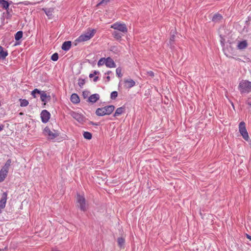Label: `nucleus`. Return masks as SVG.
Listing matches in <instances>:
<instances>
[{
	"label": "nucleus",
	"mask_w": 251,
	"mask_h": 251,
	"mask_svg": "<svg viewBox=\"0 0 251 251\" xmlns=\"http://www.w3.org/2000/svg\"><path fill=\"white\" fill-rule=\"evenodd\" d=\"M115 109V106L113 105H107L101 108H98L96 111V114L98 116H103L110 115Z\"/></svg>",
	"instance_id": "nucleus-1"
},
{
	"label": "nucleus",
	"mask_w": 251,
	"mask_h": 251,
	"mask_svg": "<svg viewBox=\"0 0 251 251\" xmlns=\"http://www.w3.org/2000/svg\"><path fill=\"white\" fill-rule=\"evenodd\" d=\"M76 206L82 211L85 212L87 210L88 204L86 202L84 195L77 194L76 196Z\"/></svg>",
	"instance_id": "nucleus-2"
},
{
	"label": "nucleus",
	"mask_w": 251,
	"mask_h": 251,
	"mask_svg": "<svg viewBox=\"0 0 251 251\" xmlns=\"http://www.w3.org/2000/svg\"><path fill=\"white\" fill-rule=\"evenodd\" d=\"M238 89L241 94H248L251 92V82L242 80L239 84Z\"/></svg>",
	"instance_id": "nucleus-3"
},
{
	"label": "nucleus",
	"mask_w": 251,
	"mask_h": 251,
	"mask_svg": "<svg viewBox=\"0 0 251 251\" xmlns=\"http://www.w3.org/2000/svg\"><path fill=\"white\" fill-rule=\"evenodd\" d=\"M11 161L10 159H8L6 161L4 166L1 168L0 171V182L4 181V179L6 177L9 167L10 166Z\"/></svg>",
	"instance_id": "nucleus-4"
},
{
	"label": "nucleus",
	"mask_w": 251,
	"mask_h": 251,
	"mask_svg": "<svg viewBox=\"0 0 251 251\" xmlns=\"http://www.w3.org/2000/svg\"><path fill=\"white\" fill-rule=\"evenodd\" d=\"M95 32L96 30L95 29L90 30L88 32L79 36L75 41L78 42L88 41L93 37Z\"/></svg>",
	"instance_id": "nucleus-5"
},
{
	"label": "nucleus",
	"mask_w": 251,
	"mask_h": 251,
	"mask_svg": "<svg viewBox=\"0 0 251 251\" xmlns=\"http://www.w3.org/2000/svg\"><path fill=\"white\" fill-rule=\"evenodd\" d=\"M43 133L49 139H53L59 135L58 131L51 130L48 126H46L44 128Z\"/></svg>",
	"instance_id": "nucleus-6"
},
{
	"label": "nucleus",
	"mask_w": 251,
	"mask_h": 251,
	"mask_svg": "<svg viewBox=\"0 0 251 251\" xmlns=\"http://www.w3.org/2000/svg\"><path fill=\"white\" fill-rule=\"evenodd\" d=\"M239 131L243 138L245 140L248 141L249 139V136L246 127V124L245 122H241L240 123L239 125Z\"/></svg>",
	"instance_id": "nucleus-7"
},
{
	"label": "nucleus",
	"mask_w": 251,
	"mask_h": 251,
	"mask_svg": "<svg viewBox=\"0 0 251 251\" xmlns=\"http://www.w3.org/2000/svg\"><path fill=\"white\" fill-rule=\"evenodd\" d=\"M111 28L119 30L123 33H126L127 28L125 24L116 22L111 25Z\"/></svg>",
	"instance_id": "nucleus-8"
},
{
	"label": "nucleus",
	"mask_w": 251,
	"mask_h": 251,
	"mask_svg": "<svg viewBox=\"0 0 251 251\" xmlns=\"http://www.w3.org/2000/svg\"><path fill=\"white\" fill-rule=\"evenodd\" d=\"M70 115L75 120H76L77 122L80 123H82L85 121L84 116L77 112L75 111H71L70 113Z\"/></svg>",
	"instance_id": "nucleus-9"
},
{
	"label": "nucleus",
	"mask_w": 251,
	"mask_h": 251,
	"mask_svg": "<svg viewBox=\"0 0 251 251\" xmlns=\"http://www.w3.org/2000/svg\"><path fill=\"white\" fill-rule=\"evenodd\" d=\"M50 114L47 110H43L41 113L42 122L43 123H47L50 119Z\"/></svg>",
	"instance_id": "nucleus-10"
},
{
	"label": "nucleus",
	"mask_w": 251,
	"mask_h": 251,
	"mask_svg": "<svg viewBox=\"0 0 251 251\" xmlns=\"http://www.w3.org/2000/svg\"><path fill=\"white\" fill-rule=\"evenodd\" d=\"M42 93H40V98L42 101L44 102V104H46V102H48L50 100V96L47 95L45 91H41Z\"/></svg>",
	"instance_id": "nucleus-11"
},
{
	"label": "nucleus",
	"mask_w": 251,
	"mask_h": 251,
	"mask_svg": "<svg viewBox=\"0 0 251 251\" xmlns=\"http://www.w3.org/2000/svg\"><path fill=\"white\" fill-rule=\"evenodd\" d=\"M105 65L108 68H115L116 64L114 60L110 57H107L105 59Z\"/></svg>",
	"instance_id": "nucleus-12"
},
{
	"label": "nucleus",
	"mask_w": 251,
	"mask_h": 251,
	"mask_svg": "<svg viewBox=\"0 0 251 251\" xmlns=\"http://www.w3.org/2000/svg\"><path fill=\"white\" fill-rule=\"evenodd\" d=\"M125 87L126 88H131L135 85V81L131 79H126L124 80Z\"/></svg>",
	"instance_id": "nucleus-13"
},
{
	"label": "nucleus",
	"mask_w": 251,
	"mask_h": 251,
	"mask_svg": "<svg viewBox=\"0 0 251 251\" xmlns=\"http://www.w3.org/2000/svg\"><path fill=\"white\" fill-rule=\"evenodd\" d=\"M100 99V95L98 94H95L91 95L88 100V101L91 103H95Z\"/></svg>",
	"instance_id": "nucleus-14"
},
{
	"label": "nucleus",
	"mask_w": 251,
	"mask_h": 251,
	"mask_svg": "<svg viewBox=\"0 0 251 251\" xmlns=\"http://www.w3.org/2000/svg\"><path fill=\"white\" fill-rule=\"evenodd\" d=\"M42 10L44 11L46 15L49 17V19H51L52 17V13L54 11L53 8H43Z\"/></svg>",
	"instance_id": "nucleus-15"
},
{
	"label": "nucleus",
	"mask_w": 251,
	"mask_h": 251,
	"mask_svg": "<svg viewBox=\"0 0 251 251\" xmlns=\"http://www.w3.org/2000/svg\"><path fill=\"white\" fill-rule=\"evenodd\" d=\"M72 43L70 41L64 42L62 46V49L65 51H68L71 47Z\"/></svg>",
	"instance_id": "nucleus-16"
},
{
	"label": "nucleus",
	"mask_w": 251,
	"mask_h": 251,
	"mask_svg": "<svg viewBox=\"0 0 251 251\" xmlns=\"http://www.w3.org/2000/svg\"><path fill=\"white\" fill-rule=\"evenodd\" d=\"M71 101L73 103H78L80 101L79 98L76 94H73L70 98Z\"/></svg>",
	"instance_id": "nucleus-17"
},
{
	"label": "nucleus",
	"mask_w": 251,
	"mask_h": 251,
	"mask_svg": "<svg viewBox=\"0 0 251 251\" xmlns=\"http://www.w3.org/2000/svg\"><path fill=\"white\" fill-rule=\"evenodd\" d=\"M248 46V43L246 40H244L239 42L237 45V48L239 50H244Z\"/></svg>",
	"instance_id": "nucleus-18"
},
{
	"label": "nucleus",
	"mask_w": 251,
	"mask_h": 251,
	"mask_svg": "<svg viewBox=\"0 0 251 251\" xmlns=\"http://www.w3.org/2000/svg\"><path fill=\"white\" fill-rule=\"evenodd\" d=\"M223 19V16L221 14L219 13H216L213 16L212 21L215 23H218L221 21Z\"/></svg>",
	"instance_id": "nucleus-19"
},
{
	"label": "nucleus",
	"mask_w": 251,
	"mask_h": 251,
	"mask_svg": "<svg viewBox=\"0 0 251 251\" xmlns=\"http://www.w3.org/2000/svg\"><path fill=\"white\" fill-rule=\"evenodd\" d=\"M8 53L7 50H4L3 48L0 46V59H4L8 55Z\"/></svg>",
	"instance_id": "nucleus-20"
},
{
	"label": "nucleus",
	"mask_w": 251,
	"mask_h": 251,
	"mask_svg": "<svg viewBox=\"0 0 251 251\" xmlns=\"http://www.w3.org/2000/svg\"><path fill=\"white\" fill-rule=\"evenodd\" d=\"M125 110V107L124 106L118 108L114 114V117H117L121 115Z\"/></svg>",
	"instance_id": "nucleus-21"
},
{
	"label": "nucleus",
	"mask_w": 251,
	"mask_h": 251,
	"mask_svg": "<svg viewBox=\"0 0 251 251\" xmlns=\"http://www.w3.org/2000/svg\"><path fill=\"white\" fill-rule=\"evenodd\" d=\"M0 5L5 9H7L9 7V3L4 0H0Z\"/></svg>",
	"instance_id": "nucleus-22"
},
{
	"label": "nucleus",
	"mask_w": 251,
	"mask_h": 251,
	"mask_svg": "<svg viewBox=\"0 0 251 251\" xmlns=\"http://www.w3.org/2000/svg\"><path fill=\"white\" fill-rule=\"evenodd\" d=\"M112 35L115 39L119 40L122 38L123 35L117 31H114L112 32Z\"/></svg>",
	"instance_id": "nucleus-23"
},
{
	"label": "nucleus",
	"mask_w": 251,
	"mask_h": 251,
	"mask_svg": "<svg viewBox=\"0 0 251 251\" xmlns=\"http://www.w3.org/2000/svg\"><path fill=\"white\" fill-rule=\"evenodd\" d=\"M23 37V31H19L15 35V39L16 41L21 39Z\"/></svg>",
	"instance_id": "nucleus-24"
},
{
	"label": "nucleus",
	"mask_w": 251,
	"mask_h": 251,
	"mask_svg": "<svg viewBox=\"0 0 251 251\" xmlns=\"http://www.w3.org/2000/svg\"><path fill=\"white\" fill-rule=\"evenodd\" d=\"M20 106L22 107H25L28 105L29 102L27 100L25 99H20Z\"/></svg>",
	"instance_id": "nucleus-25"
},
{
	"label": "nucleus",
	"mask_w": 251,
	"mask_h": 251,
	"mask_svg": "<svg viewBox=\"0 0 251 251\" xmlns=\"http://www.w3.org/2000/svg\"><path fill=\"white\" fill-rule=\"evenodd\" d=\"M83 135L84 138L88 140H90L92 137V134L90 132L87 131L84 132Z\"/></svg>",
	"instance_id": "nucleus-26"
},
{
	"label": "nucleus",
	"mask_w": 251,
	"mask_h": 251,
	"mask_svg": "<svg viewBox=\"0 0 251 251\" xmlns=\"http://www.w3.org/2000/svg\"><path fill=\"white\" fill-rule=\"evenodd\" d=\"M118 245L121 248L125 244V240L122 237H119L117 240Z\"/></svg>",
	"instance_id": "nucleus-27"
},
{
	"label": "nucleus",
	"mask_w": 251,
	"mask_h": 251,
	"mask_svg": "<svg viewBox=\"0 0 251 251\" xmlns=\"http://www.w3.org/2000/svg\"><path fill=\"white\" fill-rule=\"evenodd\" d=\"M116 73L117 75L121 78L123 76V74L122 73V68L121 67H118L116 70Z\"/></svg>",
	"instance_id": "nucleus-28"
},
{
	"label": "nucleus",
	"mask_w": 251,
	"mask_h": 251,
	"mask_svg": "<svg viewBox=\"0 0 251 251\" xmlns=\"http://www.w3.org/2000/svg\"><path fill=\"white\" fill-rule=\"evenodd\" d=\"M40 93H42L41 91H40L38 89H35L31 92V95L35 98L36 97V94H40Z\"/></svg>",
	"instance_id": "nucleus-29"
},
{
	"label": "nucleus",
	"mask_w": 251,
	"mask_h": 251,
	"mask_svg": "<svg viewBox=\"0 0 251 251\" xmlns=\"http://www.w3.org/2000/svg\"><path fill=\"white\" fill-rule=\"evenodd\" d=\"M103 64H105V58H101L99 60L98 62V66H100L103 65Z\"/></svg>",
	"instance_id": "nucleus-30"
},
{
	"label": "nucleus",
	"mask_w": 251,
	"mask_h": 251,
	"mask_svg": "<svg viewBox=\"0 0 251 251\" xmlns=\"http://www.w3.org/2000/svg\"><path fill=\"white\" fill-rule=\"evenodd\" d=\"M51 59L54 61H56L58 59V54L55 52L53 53L51 56Z\"/></svg>",
	"instance_id": "nucleus-31"
},
{
	"label": "nucleus",
	"mask_w": 251,
	"mask_h": 251,
	"mask_svg": "<svg viewBox=\"0 0 251 251\" xmlns=\"http://www.w3.org/2000/svg\"><path fill=\"white\" fill-rule=\"evenodd\" d=\"M118 96V93L117 91H113L111 93L110 98L112 100H115Z\"/></svg>",
	"instance_id": "nucleus-32"
},
{
	"label": "nucleus",
	"mask_w": 251,
	"mask_h": 251,
	"mask_svg": "<svg viewBox=\"0 0 251 251\" xmlns=\"http://www.w3.org/2000/svg\"><path fill=\"white\" fill-rule=\"evenodd\" d=\"M175 36L174 35H171L168 44H169L172 48L173 45V42L174 41Z\"/></svg>",
	"instance_id": "nucleus-33"
},
{
	"label": "nucleus",
	"mask_w": 251,
	"mask_h": 251,
	"mask_svg": "<svg viewBox=\"0 0 251 251\" xmlns=\"http://www.w3.org/2000/svg\"><path fill=\"white\" fill-rule=\"evenodd\" d=\"M84 83L85 82L83 79H79L78 84L80 87H82Z\"/></svg>",
	"instance_id": "nucleus-34"
},
{
	"label": "nucleus",
	"mask_w": 251,
	"mask_h": 251,
	"mask_svg": "<svg viewBox=\"0 0 251 251\" xmlns=\"http://www.w3.org/2000/svg\"><path fill=\"white\" fill-rule=\"evenodd\" d=\"M247 103L251 107V97L247 99Z\"/></svg>",
	"instance_id": "nucleus-35"
},
{
	"label": "nucleus",
	"mask_w": 251,
	"mask_h": 251,
	"mask_svg": "<svg viewBox=\"0 0 251 251\" xmlns=\"http://www.w3.org/2000/svg\"><path fill=\"white\" fill-rule=\"evenodd\" d=\"M110 0H102L99 4H101L102 3H107L108 2H109Z\"/></svg>",
	"instance_id": "nucleus-36"
},
{
	"label": "nucleus",
	"mask_w": 251,
	"mask_h": 251,
	"mask_svg": "<svg viewBox=\"0 0 251 251\" xmlns=\"http://www.w3.org/2000/svg\"><path fill=\"white\" fill-rule=\"evenodd\" d=\"M148 74L151 76H154V73L152 71H149L148 72Z\"/></svg>",
	"instance_id": "nucleus-37"
},
{
	"label": "nucleus",
	"mask_w": 251,
	"mask_h": 251,
	"mask_svg": "<svg viewBox=\"0 0 251 251\" xmlns=\"http://www.w3.org/2000/svg\"><path fill=\"white\" fill-rule=\"evenodd\" d=\"M82 95L84 97V98H86L88 96V94L87 92H83L82 93Z\"/></svg>",
	"instance_id": "nucleus-38"
},
{
	"label": "nucleus",
	"mask_w": 251,
	"mask_h": 251,
	"mask_svg": "<svg viewBox=\"0 0 251 251\" xmlns=\"http://www.w3.org/2000/svg\"><path fill=\"white\" fill-rule=\"evenodd\" d=\"M99 79V77L98 76H95L94 79H93V81L94 82H97L98 81V80Z\"/></svg>",
	"instance_id": "nucleus-39"
},
{
	"label": "nucleus",
	"mask_w": 251,
	"mask_h": 251,
	"mask_svg": "<svg viewBox=\"0 0 251 251\" xmlns=\"http://www.w3.org/2000/svg\"><path fill=\"white\" fill-rule=\"evenodd\" d=\"M4 126L3 125H0V131H1L4 128Z\"/></svg>",
	"instance_id": "nucleus-40"
},
{
	"label": "nucleus",
	"mask_w": 251,
	"mask_h": 251,
	"mask_svg": "<svg viewBox=\"0 0 251 251\" xmlns=\"http://www.w3.org/2000/svg\"><path fill=\"white\" fill-rule=\"evenodd\" d=\"M95 75L100 74V72L99 71H95L93 73Z\"/></svg>",
	"instance_id": "nucleus-41"
},
{
	"label": "nucleus",
	"mask_w": 251,
	"mask_h": 251,
	"mask_svg": "<svg viewBox=\"0 0 251 251\" xmlns=\"http://www.w3.org/2000/svg\"><path fill=\"white\" fill-rule=\"evenodd\" d=\"M246 237L248 239H249V240H250L251 241V236L248 235V234H246Z\"/></svg>",
	"instance_id": "nucleus-42"
},
{
	"label": "nucleus",
	"mask_w": 251,
	"mask_h": 251,
	"mask_svg": "<svg viewBox=\"0 0 251 251\" xmlns=\"http://www.w3.org/2000/svg\"><path fill=\"white\" fill-rule=\"evenodd\" d=\"M94 75H95L94 74H90L89 76L90 78H92L94 77Z\"/></svg>",
	"instance_id": "nucleus-43"
},
{
	"label": "nucleus",
	"mask_w": 251,
	"mask_h": 251,
	"mask_svg": "<svg viewBox=\"0 0 251 251\" xmlns=\"http://www.w3.org/2000/svg\"><path fill=\"white\" fill-rule=\"evenodd\" d=\"M106 79H107V81H109V80H110V76H107L106 77Z\"/></svg>",
	"instance_id": "nucleus-44"
},
{
	"label": "nucleus",
	"mask_w": 251,
	"mask_h": 251,
	"mask_svg": "<svg viewBox=\"0 0 251 251\" xmlns=\"http://www.w3.org/2000/svg\"><path fill=\"white\" fill-rule=\"evenodd\" d=\"M112 74V72L111 71H108L106 73V74H107V75H110Z\"/></svg>",
	"instance_id": "nucleus-45"
},
{
	"label": "nucleus",
	"mask_w": 251,
	"mask_h": 251,
	"mask_svg": "<svg viewBox=\"0 0 251 251\" xmlns=\"http://www.w3.org/2000/svg\"><path fill=\"white\" fill-rule=\"evenodd\" d=\"M6 249V248H5L4 249H0V251H5Z\"/></svg>",
	"instance_id": "nucleus-46"
},
{
	"label": "nucleus",
	"mask_w": 251,
	"mask_h": 251,
	"mask_svg": "<svg viewBox=\"0 0 251 251\" xmlns=\"http://www.w3.org/2000/svg\"><path fill=\"white\" fill-rule=\"evenodd\" d=\"M52 251H58L57 250H53Z\"/></svg>",
	"instance_id": "nucleus-47"
}]
</instances>
